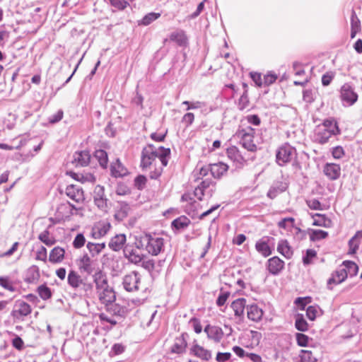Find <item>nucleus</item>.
<instances>
[{"label": "nucleus", "mask_w": 362, "mask_h": 362, "mask_svg": "<svg viewBox=\"0 0 362 362\" xmlns=\"http://www.w3.org/2000/svg\"><path fill=\"white\" fill-rule=\"evenodd\" d=\"M170 155V148L162 146L157 148L153 145L148 144L142 150L141 167L143 170H146L148 168H151L155 163L167 165Z\"/></svg>", "instance_id": "nucleus-1"}, {"label": "nucleus", "mask_w": 362, "mask_h": 362, "mask_svg": "<svg viewBox=\"0 0 362 362\" xmlns=\"http://www.w3.org/2000/svg\"><path fill=\"white\" fill-rule=\"evenodd\" d=\"M135 245L142 247L148 254L158 256L163 250L164 239L150 233H144L136 238Z\"/></svg>", "instance_id": "nucleus-2"}, {"label": "nucleus", "mask_w": 362, "mask_h": 362, "mask_svg": "<svg viewBox=\"0 0 362 362\" xmlns=\"http://www.w3.org/2000/svg\"><path fill=\"white\" fill-rule=\"evenodd\" d=\"M255 134V129L249 126L239 129L237 132L238 137L240 138L242 146L250 152H256L257 150V146L254 142Z\"/></svg>", "instance_id": "nucleus-3"}, {"label": "nucleus", "mask_w": 362, "mask_h": 362, "mask_svg": "<svg viewBox=\"0 0 362 362\" xmlns=\"http://www.w3.org/2000/svg\"><path fill=\"white\" fill-rule=\"evenodd\" d=\"M296 154V150L289 144H282L276 151V161L280 166L290 163Z\"/></svg>", "instance_id": "nucleus-4"}, {"label": "nucleus", "mask_w": 362, "mask_h": 362, "mask_svg": "<svg viewBox=\"0 0 362 362\" xmlns=\"http://www.w3.org/2000/svg\"><path fill=\"white\" fill-rule=\"evenodd\" d=\"M67 283L74 290L81 289L85 292L92 290V284L84 281L82 276L75 270H70L67 276Z\"/></svg>", "instance_id": "nucleus-5"}, {"label": "nucleus", "mask_w": 362, "mask_h": 362, "mask_svg": "<svg viewBox=\"0 0 362 362\" xmlns=\"http://www.w3.org/2000/svg\"><path fill=\"white\" fill-rule=\"evenodd\" d=\"M81 208L76 207L69 202L59 204L56 211L57 222L59 223L76 214Z\"/></svg>", "instance_id": "nucleus-6"}, {"label": "nucleus", "mask_w": 362, "mask_h": 362, "mask_svg": "<svg viewBox=\"0 0 362 362\" xmlns=\"http://www.w3.org/2000/svg\"><path fill=\"white\" fill-rule=\"evenodd\" d=\"M226 153L228 158L238 168H243L247 161L246 154L240 151L235 146L227 148Z\"/></svg>", "instance_id": "nucleus-7"}, {"label": "nucleus", "mask_w": 362, "mask_h": 362, "mask_svg": "<svg viewBox=\"0 0 362 362\" xmlns=\"http://www.w3.org/2000/svg\"><path fill=\"white\" fill-rule=\"evenodd\" d=\"M142 247L133 245H127L124 248V255L128 261L134 264H139L144 260L145 255L141 252Z\"/></svg>", "instance_id": "nucleus-8"}, {"label": "nucleus", "mask_w": 362, "mask_h": 362, "mask_svg": "<svg viewBox=\"0 0 362 362\" xmlns=\"http://www.w3.org/2000/svg\"><path fill=\"white\" fill-rule=\"evenodd\" d=\"M31 313L32 308L28 303L23 300H18L16 303L15 308L11 311V315L14 320H23Z\"/></svg>", "instance_id": "nucleus-9"}, {"label": "nucleus", "mask_w": 362, "mask_h": 362, "mask_svg": "<svg viewBox=\"0 0 362 362\" xmlns=\"http://www.w3.org/2000/svg\"><path fill=\"white\" fill-rule=\"evenodd\" d=\"M340 98L348 105H353L358 100V94L349 83H344L340 89Z\"/></svg>", "instance_id": "nucleus-10"}, {"label": "nucleus", "mask_w": 362, "mask_h": 362, "mask_svg": "<svg viewBox=\"0 0 362 362\" xmlns=\"http://www.w3.org/2000/svg\"><path fill=\"white\" fill-rule=\"evenodd\" d=\"M99 300L107 307H111L116 299L114 290L110 286L97 290Z\"/></svg>", "instance_id": "nucleus-11"}, {"label": "nucleus", "mask_w": 362, "mask_h": 362, "mask_svg": "<svg viewBox=\"0 0 362 362\" xmlns=\"http://www.w3.org/2000/svg\"><path fill=\"white\" fill-rule=\"evenodd\" d=\"M140 279L139 273L132 272L124 277L123 285L127 291H134L139 289Z\"/></svg>", "instance_id": "nucleus-12"}, {"label": "nucleus", "mask_w": 362, "mask_h": 362, "mask_svg": "<svg viewBox=\"0 0 362 362\" xmlns=\"http://www.w3.org/2000/svg\"><path fill=\"white\" fill-rule=\"evenodd\" d=\"M117 308L116 305H112L111 307H107L106 313L99 314L98 317L100 321L103 323H109L111 327L116 325L117 324V318L119 316L116 313Z\"/></svg>", "instance_id": "nucleus-13"}, {"label": "nucleus", "mask_w": 362, "mask_h": 362, "mask_svg": "<svg viewBox=\"0 0 362 362\" xmlns=\"http://www.w3.org/2000/svg\"><path fill=\"white\" fill-rule=\"evenodd\" d=\"M66 194L77 204H82L85 200L83 189L76 185L67 186L66 188Z\"/></svg>", "instance_id": "nucleus-14"}, {"label": "nucleus", "mask_w": 362, "mask_h": 362, "mask_svg": "<svg viewBox=\"0 0 362 362\" xmlns=\"http://www.w3.org/2000/svg\"><path fill=\"white\" fill-rule=\"evenodd\" d=\"M204 331L207 337L216 343L220 342L224 336L223 329L216 325H207Z\"/></svg>", "instance_id": "nucleus-15"}, {"label": "nucleus", "mask_w": 362, "mask_h": 362, "mask_svg": "<svg viewBox=\"0 0 362 362\" xmlns=\"http://www.w3.org/2000/svg\"><path fill=\"white\" fill-rule=\"evenodd\" d=\"M110 228L111 224L107 221H100L93 227L92 236L95 239L104 237Z\"/></svg>", "instance_id": "nucleus-16"}, {"label": "nucleus", "mask_w": 362, "mask_h": 362, "mask_svg": "<svg viewBox=\"0 0 362 362\" xmlns=\"http://www.w3.org/2000/svg\"><path fill=\"white\" fill-rule=\"evenodd\" d=\"M347 278L346 271L341 267L332 274V276L327 281V285L329 289H332L334 286L338 285L344 281Z\"/></svg>", "instance_id": "nucleus-17"}, {"label": "nucleus", "mask_w": 362, "mask_h": 362, "mask_svg": "<svg viewBox=\"0 0 362 362\" xmlns=\"http://www.w3.org/2000/svg\"><path fill=\"white\" fill-rule=\"evenodd\" d=\"M40 279V269L37 265H31L25 272L24 281L27 284H36Z\"/></svg>", "instance_id": "nucleus-18"}, {"label": "nucleus", "mask_w": 362, "mask_h": 362, "mask_svg": "<svg viewBox=\"0 0 362 362\" xmlns=\"http://www.w3.org/2000/svg\"><path fill=\"white\" fill-rule=\"evenodd\" d=\"M323 172L329 179L334 180L338 179L341 175V167L336 163H326Z\"/></svg>", "instance_id": "nucleus-19"}, {"label": "nucleus", "mask_w": 362, "mask_h": 362, "mask_svg": "<svg viewBox=\"0 0 362 362\" xmlns=\"http://www.w3.org/2000/svg\"><path fill=\"white\" fill-rule=\"evenodd\" d=\"M313 222V225L315 226L331 228L332 226V221L330 218L327 217L325 214H312L310 215Z\"/></svg>", "instance_id": "nucleus-20"}, {"label": "nucleus", "mask_w": 362, "mask_h": 362, "mask_svg": "<svg viewBox=\"0 0 362 362\" xmlns=\"http://www.w3.org/2000/svg\"><path fill=\"white\" fill-rule=\"evenodd\" d=\"M190 354L204 361H209L211 358V351L198 344L190 348Z\"/></svg>", "instance_id": "nucleus-21"}, {"label": "nucleus", "mask_w": 362, "mask_h": 362, "mask_svg": "<svg viewBox=\"0 0 362 362\" xmlns=\"http://www.w3.org/2000/svg\"><path fill=\"white\" fill-rule=\"evenodd\" d=\"M228 165L223 162L210 165V172L211 175L216 179L222 177L228 172Z\"/></svg>", "instance_id": "nucleus-22"}, {"label": "nucleus", "mask_w": 362, "mask_h": 362, "mask_svg": "<svg viewBox=\"0 0 362 362\" xmlns=\"http://www.w3.org/2000/svg\"><path fill=\"white\" fill-rule=\"evenodd\" d=\"M78 266L81 272H84L88 274L94 271L93 261L88 254H84L78 259Z\"/></svg>", "instance_id": "nucleus-23"}, {"label": "nucleus", "mask_w": 362, "mask_h": 362, "mask_svg": "<svg viewBox=\"0 0 362 362\" xmlns=\"http://www.w3.org/2000/svg\"><path fill=\"white\" fill-rule=\"evenodd\" d=\"M93 282L95 284L96 291L110 286L108 285V280L107 276L105 273L103 272L102 270L99 269L98 271L95 272V274L93 275Z\"/></svg>", "instance_id": "nucleus-24"}, {"label": "nucleus", "mask_w": 362, "mask_h": 362, "mask_svg": "<svg viewBox=\"0 0 362 362\" xmlns=\"http://www.w3.org/2000/svg\"><path fill=\"white\" fill-rule=\"evenodd\" d=\"M90 160V155L88 151H77L74 155V163L76 165L86 166Z\"/></svg>", "instance_id": "nucleus-25"}, {"label": "nucleus", "mask_w": 362, "mask_h": 362, "mask_svg": "<svg viewBox=\"0 0 362 362\" xmlns=\"http://www.w3.org/2000/svg\"><path fill=\"white\" fill-rule=\"evenodd\" d=\"M65 257V250L59 246L54 247L49 252V261L52 264L62 262Z\"/></svg>", "instance_id": "nucleus-26"}, {"label": "nucleus", "mask_w": 362, "mask_h": 362, "mask_svg": "<svg viewBox=\"0 0 362 362\" xmlns=\"http://www.w3.org/2000/svg\"><path fill=\"white\" fill-rule=\"evenodd\" d=\"M284 267V262L278 257H273L268 260V270L273 274L279 273Z\"/></svg>", "instance_id": "nucleus-27"}, {"label": "nucleus", "mask_w": 362, "mask_h": 362, "mask_svg": "<svg viewBox=\"0 0 362 362\" xmlns=\"http://www.w3.org/2000/svg\"><path fill=\"white\" fill-rule=\"evenodd\" d=\"M288 188L286 182H277L268 191L267 196L270 199L276 198L279 194L285 192Z\"/></svg>", "instance_id": "nucleus-28"}, {"label": "nucleus", "mask_w": 362, "mask_h": 362, "mask_svg": "<svg viewBox=\"0 0 362 362\" xmlns=\"http://www.w3.org/2000/svg\"><path fill=\"white\" fill-rule=\"evenodd\" d=\"M126 242L124 234H118L112 237L108 244L109 247L114 251L120 250Z\"/></svg>", "instance_id": "nucleus-29"}, {"label": "nucleus", "mask_w": 362, "mask_h": 362, "mask_svg": "<svg viewBox=\"0 0 362 362\" xmlns=\"http://www.w3.org/2000/svg\"><path fill=\"white\" fill-rule=\"evenodd\" d=\"M247 317L254 321H259L263 316V310L256 305H250L247 308Z\"/></svg>", "instance_id": "nucleus-30"}, {"label": "nucleus", "mask_w": 362, "mask_h": 362, "mask_svg": "<svg viewBox=\"0 0 362 362\" xmlns=\"http://www.w3.org/2000/svg\"><path fill=\"white\" fill-rule=\"evenodd\" d=\"M246 300L245 298H238L233 300L231 303V308L234 312L235 316L241 317L243 316Z\"/></svg>", "instance_id": "nucleus-31"}, {"label": "nucleus", "mask_w": 362, "mask_h": 362, "mask_svg": "<svg viewBox=\"0 0 362 362\" xmlns=\"http://www.w3.org/2000/svg\"><path fill=\"white\" fill-rule=\"evenodd\" d=\"M334 135L333 130L328 131L325 127L319 125L316 129V138L320 144H325L328 141L329 139Z\"/></svg>", "instance_id": "nucleus-32"}, {"label": "nucleus", "mask_w": 362, "mask_h": 362, "mask_svg": "<svg viewBox=\"0 0 362 362\" xmlns=\"http://www.w3.org/2000/svg\"><path fill=\"white\" fill-rule=\"evenodd\" d=\"M277 251L287 259L291 258L293 255V251L291 247L286 240H282L279 242Z\"/></svg>", "instance_id": "nucleus-33"}, {"label": "nucleus", "mask_w": 362, "mask_h": 362, "mask_svg": "<svg viewBox=\"0 0 362 362\" xmlns=\"http://www.w3.org/2000/svg\"><path fill=\"white\" fill-rule=\"evenodd\" d=\"M361 30V21L354 10H352L351 16V38H354L356 35Z\"/></svg>", "instance_id": "nucleus-34"}, {"label": "nucleus", "mask_w": 362, "mask_h": 362, "mask_svg": "<svg viewBox=\"0 0 362 362\" xmlns=\"http://www.w3.org/2000/svg\"><path fill=\"white\" fill-rule=\"evenodd\" d=\"M187 342L182 337H177L175 342L170 348V351L174 354H182L185 351Z\"/></svg>", "instance_id": "nucleus-35"}, {"label": "nucleus", "mask_w": 362, "mask_h": 362, "mask_svg": "<svg viewBox=\"0 0 362 362\" xmlns=\"http://www.w3.org/2000/svg\"><path fill=\"white\" fill-rule=\"evenodd\" d=\"M170 40L179 46H182L187 44V37L183 30H177L170 34Z\"/></svg>", "instance_id": "nucleus-36"}, {"label": "nucleus", "mask_w": 362, "mask_h": 362, "mask_svg": "<svg viewBox=\"0 0 362 362\" xmlns=\"http://www.w3.org/2000/svg\"><path fill=\"white\" fill-rule=\"evenodd\" d=\"M165 166L160 163H155L151 165V168H148L146 170H148L151 179L157 180L161 176Z\"/></svg>", "instance_id": "nucleus-37"}, {"label": "nucleus", "mask_w": 362, "mask_h": 362, "mask_svg": "<svg viewBox=\"0 0 362 362\" xmlns=\"http://www.w3.org/2000/svg\"><path fill=\"white\" fill-rule=\"evenodd\" d=\"M361 239H362V230H358L349 242L350 254L356 253L358 248Z\"/></svg>", "instance_id": "nucleus-38"}, {"label": "nucleus", "mask_w": 362, "mask_h": 362, "mask_svg": "<svg viewBox=\"0 0 362 362\" xmlns=\"http://www.w3.org/2000/svg\"><path fill=\"white\" fill-rule=\"evenodd\" d=\"M106 247L105 243H95L88 242L86 245V247L92 257L98 255Z\"/></svg>", "instance_id": "nucleus-39"}, {"label": "nucleus", "mask_w": 362, "mask_h": 362, "mask_svg": "<svg viewBox=\"0 0 362 362\" xmlns=\"http://www.w3.org/2000/svg\"><path fill=\"white\" fill-rule=\"evenodd\" d=\"M341 267L343 269L346 271V273L347 274V277L349 276H356L358 273V267L357 264L351 261H344L342 264Z\"/></svg>", "instance_id": "nucleus-40"}, {"label": "nucleus", "mask_w": 362, "mask_h": 362, "mask_svg": "<svg viewBox=\"0 0 362 362\" xmlns=\"http://www.w3.org/2000/svg\"><path fill=\"white\" fill-rule=\"evenodd\" d=\"M321 126L325 127V129L329 132L333 130L334 135H338L341 134V131L338 127L337 122L334 119H325Z\"/></svg>", "instance_id": "nucleus-41"}, {"label": "nucleus", "mask_w": 362, "mask_h": 362, "mask_svg": "<svg viewBox=\"0 0 362 362\" xmlns=\"http://www.w3.org/2000/svg\"><path fill=\"white\" fill-rule=\"evenodd\" d=\"M37 292L40 298L43 300H47L52 297V290L47 286L46 284L40 285L37 288Z\"/></svg>", "instance_id": "nucleus-42"}, {"label": "nucleus", "mask_w": 362, "mask_h": 362, "mask_svg": "<svg viewBox=\"0 0 362 362\" xmlns=\"http://www.w3.org/2000/svg\"><path fill=\"white\" fill-rule=\"evenodd\" d=\"M298 362H316L317 357L310 350L303 349L299 354Z\"/></svg>", "instance_id": "nucleus-43"}, {"label": "nucleus", "mask_w": 362, "mask_h": 362, "mask_svg": "<svg viewBox=\"0 0 362 362\" xmlns=\"http://www.w3.org/2000/svg\"><path fill=\"white\" fill-rule=\"evenodd\" d=\"M327 237L328 233L322 230L312 229L309 231V238L313 242L319 241Z\"/></svg>", "instance_id": "nucleus-44"}, {"label": "nucleus", "mask_w": 362, "mask_h": 362, "mask_svg": "<svg viewBox=\"0 0 362 362\" xmlns=\"http://www.w3.org/2000/svg\"><path fill=\"white\" fill-rule=\"evenodd\" d=\"M111 171L115 177H122L127 173V170L119 160L112 165Z\"/></svg>", "instance_id": "nucleus-45"}, {"label": "nucleus", "mask_w": 362, "mask_h": 362, "mask_svg": "<svg viewBox=\"0 0 362 362\" xmlns=\"http://www.w3.org/2000/svg\"><path fill=\"white\" fill-rule=\"evenodd\" d=\"M255 248L264 257H267L272 254V250L265 241H257L255 244Z\"/></svg>", "instance_id": "nucleus-46"}, {"label": "nucleus", "mask_w": 362, "mask_h": 362, "mask_svg": "<svg viewBox=\"0 0 362 362\" xmlns=\"http://www.w3.org/2000/svg\"><path fill=\"white\" fill-rule=\"evenodd\" d=\"M160 13H148L146 16H144V18L139 21V25H148L152 22L160 18Z\"/></svg>", "instance_id": "nucleus-47"}, {"label": "nucleus", "mask_w": 362, "mask_h": 362, "mask_svg": "<svg viewBox=\"0 0 362 362\" xmlns=\"http://www.w3.org/2000/svg\"><path fill=\"white\" fill-rule=\"evenodd\" d=\"M95 157L98 160L100 166L106 168L108 163V157L106 151L102 149L95 151Z\"/></svg>", "instance_id": "nucleus-48"}, {"label": "nucleus", "mask_w": 362, "mask_h": 362, "mask_svg": "<svg viewBox=\"0 0 362 362\" xmlns=\"http://www.w3.org/2000/svg\"><path fill=\"white\" fill-rule=\"evenodd\" d=\"M38 238L47 246H52L54 245L56 243L55 238L53 236L50 235L49 231L47 230H45L42 233H41L39 235Z\"/></svg>", "instance_id": "nucleus-49"}, {"label": "nucleus", "mask_w": 362, "mask_h": 362, "mask_svg": "<svg viewBox=\"0 0 362 362\" xmlns=\"http://www.w3.org/2000/svg\"><path fill=\"white\" fill-rule=\"evenodd\" d=\"M190 223V221L188 218L186 216H182L176 219H175L172 225L173 227H175L176 229H183L189 226Z\"/></svg>", "instance_id": "nucleus-50"}, {"label": "nucleus", "mask_w": 362, "mask_h": 362, "mask_svg": "<svg viewBox=\"0 0 362 362\" xmlns=\"http://www.w3.org/2000/svg\"><path fill=\"white\" fill-rule=\"evenodd\" d=\"M296 328L301 332H305L308 329V325L303 315H298L296 319Z\"/></svg>", "instance_id": "nucleus-51"}, {"label": "nucleus", "mask_w": 362, "mask_h": 362, "mask_svg": "<svg viewBox=\"0 0 362 362\" xmlns=\"http://www.w3.org/2000/svg\"><path fill=\"white\" fill-rule=\"evenodd\" d=\"M70 175L73 179H74L77 181H79L82 183L94 180V177L90 174L85 176L82 174H78V173L71 172V173H70Z\"/></svg>", "instance_id": "nucleus-52"}, {"label": "nucleus", "mask_w": 362, "mask_h": 362, "mask_svg": "<svg viewBox=\"0 0 362 362\" xmlns=\"http://www.w3.org/2000/svg\"><path fill=\"white\" fill-rule=\"evenodd\" d=\"M278 78V75L274 72H268L267 74L264 75V81L263 86H269L274 83Z\"/></svg>", "instance_id": "nucleus-53"}, {"label": "nucleus", "mask_w": 362, "mask_h": 362, "mask_svg": "<svg viewBox=\"0 0 362 362\" xmlns=\"http://www.w3.org/2000/svg\"><path fill=\"white\" fill-rule=\"evenodd\" d=\"M146 182V177L142 175L136 176L134 179V186L139 190H142L145 187Z\"/></svg>", "instance_id": "nucleus-54"}, {"label": "nucleus", "mask_w": 362, "mask_h": 362, "mask_svg": "<svg viewBox=\"0 0 362 362\" xmlns=\"http://www.w3.org/2000/svg\"><path fill=\"white\" fill-rule=\"evenodd\" d=\"M47 259V249L44 246H41L36 251L35 259L37 261H42L46 262Z\"/></svg>", "instance_id": "nucleus-55"}, {"label": "nucleus", "mask_w": 362, "mask_h": 362, "mask_svg": "<svg viewBox=\"0 0 362 362\" xmlns=\"http://www.w3.org/2000/svg\"><path fill=\"white\" fill-rule=\"evenodd\" d=\"M0 285L9 291L13 292L15 291V288L8 277L0 276Z\"/></svg>", "instance_id": "nucleus-56"}, {"label": "nucleus", "mask_w": 362, "mask_h": 362, "mask_svg": "<svg viewBox=\"0 0 362 362\" xmlns=\"http://www.w3.org/2000/svg\"><path fill=\"white\" fill-rule=\"evenodd\" d=\"M86 243V238L82 233H78L73 241V246L76 249L81 248Z\"/></svg>", "instance_id": "nucleus-57"}, {"label": "nucleus", "mask_w": 362, "mask_h": 362, "mask_svg": "<svg viewBox=\"0 0 362 362\" xmlns=\"http://www.w3.org/2000/svg\"><path fill=\"white\" fill-rule=\"evenodd\" d=\"M317 256V252L315 250L309 249L306 251V255L303 259L304 264H310L313 262V259Z\"/></svg>", "instance_id": "nucleus-58"}, {"label": "nucleus", "mask_w": 362, "mask_h": 362, "mask_svg": "<svg viewBox=\"0 0 362 362\" xmlns=\"http://www.w3.org/2000/svg\"><path fill=\"white\" fill-rule=\"evenodd\" d=\"M306 204L308 206L313 210H323V206L320 203V201H318L316 199H311L306 200Z\"/></svg>", "instance_id": "nucleus-59"}, {"label": "nucleus", "mask_w": 362, "mask_h": 362, "mask_svg": "<svg viewBox=\"0 0 362 362\" xmlns=\"http://www.w3.org/2000/svg\"><path fill=\"white\" fill-rule=\"evenodd\" d=\"M110 4L118 10H124L129 5L126 0H107Z\"/></svg>", "instance_id": "nucleus-60"}, {"label": "nucleus", "mask_w": 362, "mask_h": 362, "mask_svg": "<svg viewBox=\"0 0 362 362\" xmlns=\"http://www.w3.org/2000/svg\"><path fill=\"white\" fill-rule=\"evenodd\" d=\"M296 341L300 346H306L308 344L309 337L301 333H297L296 335Z\"/></svg>", "instance_id": "nucleus-61"}, {"label": "nucleus", "mask_w": 362, "mask_h": 362, "mask_svg": "<svg viewBox=\"0 0 362 362\" xmlns=\"http://www.w3.org/2000/svg\"><path fill=\"white\" fill-rule=\"evenodd\" d=\"M141 267L148 271H151L155 267V262L153 259H149L145 256L142 260Z\"/></svg>", "instance_id": "nucleus-62"}, {"label": "nucleus", "mask_w": 362, "mask_h": 362, "mask_svg": "<svg viewBox=\"0 0 362 362\" xmlns=\"http://www.w3.org/2000/svg\"><path fill=\"white\" fill-rule=\"evenodd\" d=\"M130 189L124 184H119L116 188V194L120 196L129 194Z\"/></svg>", "instance_id": "nucleus-63"}, {"label": "nucleus", "mask_w": 362, "mask_h": 362, "mask_svg": "<svg viewBox=\"0 0 362 362\" xmlns=\"http://www.w3.org/2000/svg\"><path fill=\"white\" fill-rule=\"evenodd\" d=\"M344 148L340 146H337L332 148V155L334 158L335 159H340L344 156Z\"/></svg>", "instance_id": "nucleus-64"}]
</instances>
